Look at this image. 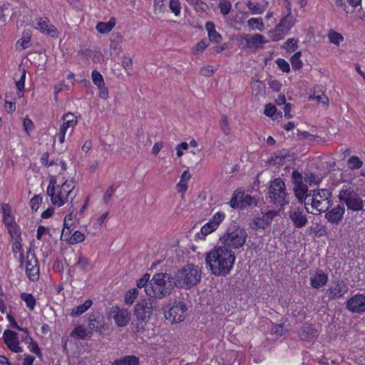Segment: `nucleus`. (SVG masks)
I'll return each mask as SVG.
<instances>
[{
	"mask_svg": "<svg viewBox=\"0 0 365 365\" xmlns=\"http://www.w3.org/2000/svg\"><path fill=\"white\" fill-rule=\"evenodd\" d=\"M235 260V254L227 247L212 249L205 257L206 264L215 276H225L231 270Z\"/></svg>",
	"mask_w": 365,
	"mask_h": 365,
	"instance_id": "obj_1",
	"label": "nucleus"
},
{
	"mask_svg": "<svg viewBox=\"0 0 365 365\" xmlns=\"http://www.w3.org/2000/svg\"><path fill=\"white\" fill-rule=\"evenodd\" d=\"M173 278L168 273H156L146 286V294L150 298L162 299L173 289Z\"/></svg>",
	"mask_w": 365,
	"mask_h": 365,
	"instance_id": "obj_2",
	"label": "nucleus"
},
{
	"mask_svg": "<svg viewBox=\"0 0 365 365\" xmlns=\"http://www.w3.org/2000/svg\"><path fill=\"white\" fill-rule=\"evenodd\" d=\"M159 309L158 302L155 299H141L135 305L134 316L137 319L138 322L133 327L135 333L145 330L148 319L150 318L154 312Z\"/></svg>",
	"mask_w": 365,
	"mask_h": 365,
	"instance_id": "obj_3",
	"label": "nucleus"
},
{
	"mask_svg": "<svg viewBox=\"0 0 365 365\" xmlns=\"http://www.w3.org/2000/svg\"><path fill=\"white\" fill-rule=\"evenodd\" d=\"M201 274L197 266L189 264L175 273L173 284L180 288L190 289L200 281Z\"/></svg>",
	"mask_w": 365,
	"mask_h": 365,
	"instance_id": "obj_4",
	"label": "nucleus"
},
{
	"mask_svg": "<svg viewBox=\"0 0 365 365\" xmlns=\"http://www.w3.org/2000/svg\"><path fill=\"white\" fill-rule=\"evenodd\" d=\"M267 195L270 202L277 207L282 208L289 202L285 183L280 178H275L270 182Z\"/></svg>",
	"mask_w": 365,
	"mask_h": 365,
	"instance_id": "obj_5",
	"label": "nucleus"
},
{
	"mask_svg": "<svg viewBox=\"0 0 365 365\" xmlns=\"http://www.w3.org/2000/svg\"><path fill=\"white\" fill-rule=\"evenodd\" d=\"M247 237V234L245 229L234 225L229 227L220 240L225 245L224 247H227L228 249L229 247L240 249L245 244Z\"/></svg>",
	"mask_w": 365,
	"mask_h": 365,
	"instance_id": "obj_6",
	"label": "nucleus"
},
{
	"mask_svg": "<svg viewBox=\"0 0 365 365\" xmlns=\"http://www.w3.org/2000/svg\"><path fill=\"white\" fill-rule=\"evenodd\" d=\"M341 202L346 204L348 209L361 211L364 208V202L357 191L350 186H344L339 194Z\"/></svg>",
	"mask_w": 365,
	"mask_h": 365,
	"instance_id": "obj_7",
	"label": "nucleus"
},
{
	"mask_svg": "<svg viewBox=\"0 0 365 365\" xmlns=\"http://www.w3.org/2000/svg\"><path fill=\"white\" fill-rule=\"evenodd\" d=\"M331 192L327 189L312 190V206L311 213L319 215L328 210L331 204Z\"/></svg>",
	"mask_w": 365,
	"mask_h": 365,
	"instance_id": "obj_8",
	"label": "nucleus"
},
{
	"mask_svg": "<svg viewBox=\"0 0 365 365\" xmlns=\"http://www.w3.org/2000/svg\"><path fill=\"white\" fill-rule=\"evenodd\" d=\"M74 188L75 185L73 181L66 180L61 186H58V190L51 198L52 203L61 207L68 202L70 196L71 198L76 196V194L73 195Z\"/></svg>",
	"mask_w": 365,
	"mask_h": 365,
	"instance_id": "obj_9",
	"label": "nucleus"
},
{
	"mask_svg": "<svg viewBox=\"0 0 365 365\" xmlns=\"http://www.w3.org/2000/svg\"><path fill=\"white\" fill-rule=\"evenodd\" d=\"M26 272L31 281L36 282L39 279L38 261L32 246H30L26 253Z\"/></svg>",
	"mask_w": 365,
	"mask_h": 365,
	"instance_id": "obj_10",
	"label": "nucleus"
},
{
	"mask_svg": "<svg viewBox=\"0 0 365 365\" xmlns=\"http://www.w3.org/2000/svg\"><path fill=\"white\" fill-rule=\"evenodd\" d=\"M279 215V212L274 210H269L267 212H262L252 220L250 224L253 230L263 229L270 225L273 219Z\"/></svg>",
	"mask_w": 365,
	"mask_h": 365,
	"instance_id": "obj_11",
	"label": "nucleus"
},
{
	"mask_svg": "<svg viewBox=\"0 0 365 365\" xmlns=\"http://www.w3.org/2000/svg\"><path fill=\"white\" fill-rule=\"evenodd\" d=\"M186 310V306L183 302H175L165 316L172 323H178L184 319Z\"/></svg>",
	"mask_w": 365,
	"mask_h": 365,
	"instance_id": "obj_12",
	"label": "nucleus"
},
{
	"mask_svg": "<svg viewBox=\"0 0 365 365\" xmlns=\"http://www.w3.org/2000/svg\"><path fill=\"white\" fill-rule=\"evenodd\" d=\"M348 292V287L342 279H337L327 290L326 294L329 299H336L344 296Z\"/></svg>",
	"mask_w": 365,
	"mask_h": 365,
	"instance_id": "obj_13",
	"label": "nucleus"
},
{
	"mask_svg": "<svg viewBox=\"0 0 365 365\" xmlns=\"http://www.w3.org/2000/svg\"><path fill=\"white\" fill-rule=\"evenodd\" d=\"M346 308L352 313L365 312V295L357 294L346 302Z\"/></svg>",
	"mask_w": 365,
	"mask_h": 365,
	"instance_id": "obj_14",
	"label": "nucleus"
},
{
	"mask_svg": "<svg viewBox=\"0 0 365 365\" xmlns=\"http://www.w3.org/2000/svg\"><path fill=\"white\" fill-rule=\"evenodd\" d=\"M289 217L296 228L304 227L308 222L305 212L299 207L291 208L289 211Z\"/></svg>",
	"mask_w": 365,
	"mask_h": 365,
	"instance_id": "obj_15",
	"label": "nucleus"
},
{
	"mask_svg": "<svg viewBox=\"0 0 365 365\" xmlns=\"http://www.w3.org/2000/svg\"><path fill=\"white\" fill-rule=\"evenodd\" d=\"M3 339L8 348L15 352L20 353L22 349L19 346V340L17 334L10 329H6L3 334Z\"/></svg>",
	"mask_w": 365,
	"mask_h": 365,
	"instance_id": "obj_16",
	"label": "nucleus"
},
{
	"mask_svg": "<svg viewBox=\"0 0 365 365\" xmlns=\"http://www.w3.org/2000/svg\"><path fill=\"white\" fill-rule=\"evenodd\" d=\"M242 39L245 41L246 48L255 51L262 48L263 45L267 43L264 36L259 34H244Z\"/></svg>",
	"mask_w": 365,
	"mask_h": 365,
	"instance_id": "obj_17",
	"label": "nucleus"
},
{
	"mask_svg": "<svg viewBox=\"0 0 365 365\" xmlns=\"http://www.w3.org/2000/svg\"><path fill=\"white\" fill-rule=\"evenodd\" d=\"M225 214L224 212H217L214 215L212 218L205 224L201 228V233L203 235H207L217 230L220 224L224 220Z\"/></svg>",
	"mask_w": 365,
	"mask_h": 365,
	"instance_id": "obj_18",
	"label": "nucleus"
},
{
	"mask_svg": "<svg viewBox=\"0 0 365 365\" xmlns=\"http://www.w3.org/2000/svg\"><path fill=\"white\" fill-rule=\"evenodd\" d=\"M113 319L118 327H125L130 320L131 314L126 309L118 307H112Z\"/></svg>",
	"mask_w": 365,
	"mask_h": 365,
	"instance_id": "obj_19",
	"label": "nucleus"
},
{
	"mask_svg": "<svg viewBox=\"0 0 365 365\" xmlns=\"http://www.w3.org/2000/svg\"><path fill=\"white\" fill-rule=\"evenodd\" d=\"M35 28L42 33L46 34L52 37L57 36V29L53 25L51 24L48 18L38 19Z\"/></svg>",
	"mask_w": 365,
	"mask_h": 365,
	"instance_id": "obj_20",
	"label": "nucleus"
},
{
	"mask_svg": "<svg viewBox=\"0 0 365 365\" xmlns=\"http://www.w3.org/2000/svg\"><path fill=\"white\" fill-rule=\"evenodd\" d=\"M345 208L344 205H338L336 207L327 211L325 217L329 222L338 225L342 220Z\"/></svg>",
	"mask_w": 365,
	"mask_h": 365,
	"instance_id": "obj_21",
	"label": "nucleus"
},
{
	"mask_svg": "<svg viewBox=\"0 0 365 365\" xmlns=\"http://www.w3.org/2000/svg\"><path fill=\"white\" fill-rule=\"evenodd\" d=\"M103 317L99 312H95L88 318V327L92 331H101L103 328Z\"/></svg>",
	"mask_w": 365,
	"mask_h": 365,
	"instance_id": "obj_22",
	"label": "nucleus"
},
{
	"mask_svg": "<svg viewBox=\"0 0 365 365\" xmlns=\"http://www.w3.org/2000/svg\"><path fill=\"white\" fill-rule=\"evenodd\" d=\"M328 275L322 270H319L310 278V284L312 287L319 289L327 284Z\"/></svg>",
	"mask_w": 365,
	"mask_h": 365,
	"instance_id": "obj_23",
	"label": "nucleus"
},
{
	"mask_svg": "<svg viewBox=\"0 0 365 365\" xmlns=\"http://www.w3.org/2000/svg\"><path fill=\"white\" fill-rule=\"evenodd\" d=\"M61 120H63V123L60 129H64L65 132H67L68 129L70 128L73 130L77 123L76 118L72 113L64 114Z\"/></svg>",
	"mask_w": 365,
	"mask_h": 365,
	"instance_id": "obj_24",
	"label": "nucleus"
},
{
	"mask_svg": "<svg viewBox=\"0 0 365 365\" xmlns=\"http://www.w3.org/2000/svg\"><path fill=\"white\" fill-rule=\"evenodd\" d=\"M317 336V331L312 324L302 327L299 332V336L303 341H311Z\"/></svg>",
	"mask_w": 365,
	"mask_h": 365,
	"instance_id": "obj_25",
	"label": "nucleus"
},
{
	"mask_svg": "<svg viewBox=\"0 0 365 365\" xmlns=\"http://www.w3.org/2000/svg\"><path fill=\"white\" fill-rule=\"evenodd\" d=\"M205 28L211 41L214 43H220L222 41V37L217 31H216L215 24L212 22H207L205 25Z\"/></svg>",
	"mask_w": 365,
	"mask_h": 365,
	"instance_id": "obj_26",
	"label": "nucleus"
},
{
	"mask_svg": "<svg viewBox=\"0 0 365 365\" xmlns=\"http://www.w3.org/2000/svg\"><path fill=\"white\" fill-rule=\"evenodd\" d=\"M115 26V19L111 18L108 22H99L96 25V30L100 34H107L110 32Z\"/></svg>",
	"mask_w": 365,
	"mask_h": 365,
	"instance_id": "obj_27",
	"label": "nucleus"
},
{
	"mask_svg": "<svg viewBox=\"0 0 365 365\" xmlns=\"http://www.w3.org/2000/svg\"><path fill=\"white\" fill-rule=\"evenodd\" d=\"M292 19V17H287L286 16L282 18L279 24L276 26V31L282 34L287 32L293 26Z\"/></svg>",
	"mask_w": 365,
	"mask_h": 365,
	"instance_id": "obj_28",
	"label": "nucleus"
},
{
	"mask_svg": "<svg viewBox=\"0 0 365 365\" xmlns=\"http://www.w3.org/2000/svg\"><path fill=\"white\" fill-rule=\"evenodd\" d=\"M191 178V175L188 170H185L180 176V180L177 184V190L179 192L184 193L187 190V180Z\"/></svg>",
	"mask_w": 365,
	"mask_h": 365,
	"instance_id": "obj_29",
	"label": "nucleus"
},
{
	"mask_svg": "<svg viewBox=\"0 0 365 365\" xmlns=\"http://www.w3.org/2000/svg\"><path fill=\"white\" fill-rule=\"evenodd\" d=\"M93 304L91 299H87L83 304L78 305L72 309L71 315L72 317H78L85 313Z\"/></svg>",
	"mask_w": 365,
	"mask_h": 365,
	"instance_id": "obj_30",
	"label": "nucleus"
},
{
	"mask_svg": "<svg viewBox=\"0 0 365 365\" xmlns=\"http://www.w3.org/2000/svg\"><path fill=\"white\" fill-rule=\"evenodd\" d=\"M246 6L254 15L262 14L266 9V6H262L259 3H254L251 1H247L246 2Z\"/></svg>",
	"mask_w": 365,
	"mask_h": 365,
	"instance_id": "obj_31",
	"label": "nucleus"
},
{
	"mask_svg": "<svg viewBox=\"0 0 365 365\" xmlns=\"http://www.w3.org/2000/svg\"><path fill=\"white\" fill-rule=\"evenodd\" d=\"M139 360L135 356H126L122 359L115 361L113 365H138Z\"/></svg>",
	"mask_w": 365,
	"mask_h": 365,
	"instance_id": "obj_32",
	"label": "nucleus"
},
{
	"mask_svg": "<svg viewBox=\"0 0 365 365\" xmlns=\"http://www.w3.org/2000/svg\"><path fill=\"white\" fill-rule=\"evenodd\" d=\"M70 336L74 339H85L88 334L85 328L81 326L76 327L70 334Z\"/></svg>",
	"mask_w": 365,
	"mask_h": 365,
	"instance_id": "obj_33",
	"label": "nucleus"
},
{
	"mask_svg": "<svg viewBox=\"0 0 365 365\" xmlns=\"http://www.w3.org/2000/svg\"><path fill=\"white\" fill-rule=\"evenodd\" d=\"M252 90L255 96H262L264 93L265 86L262 81L257 80L252 82Z\"/></svg>",
	"mask_w": 365,
	"mask_h": 365,
	"instance_id": "obj_34",
	"label": "nucleus"
},
{
	"mask_svg": "<svg viewBox=\"0 0 365 365\" xmlns=\"http://www.w3.org/2000/svg\"><path fill=\"white\" fill-rule=\"evenodd\" d=\"M187 2L193 6L195 10L198 12H205L208 9V6L206 3L203 2L202 0H186Z\"/></svg>",
	"mask_w": 365,
	"mask_h": 365,
	"instance_id": "obj_35",
	"label": "nucleus"
},
{
	"mask_svg": "<svg viewBox=\"0 0 365 365\" xmlns=\"http://www.w3.org/2000/svg\"><path fill=\"white\" fill-rule=\"evenodd\" d=\"M264 113L273 119H277L279 116H282V112L277 113V108L271 103L265 106Z\"/></svg>",
	"mask_w": 365,
	"mask_h": 365,
	"instance_id": "obj_36",
	"label": "nucleus"
},
{
	"mask_svg": "<svg viewBox=\"0 0 365 365\" xmlns=\"http://www.w3.org/2000/svg\"><path fill=\"white\" fill-rule=\"evenodd\" d=\"M304 180L310 185H317L322 181V177L312 173H307L305 174Z\"/></svg>",
	"mask_w": 365,
	"mask_h": 365,
	"instance_id": "obj_37",
	"label": "nucleus"
},
{
	"mask_svg": "<svg viewBox=\"0 0 365 365\" xmlns=\"http://www.w3.org/2000/svg\"><path fill=\"white\" fill-rule=\"evenodd\" d=\"M21 299L26 302L27 307L30 310H33L34 309L36 305V299L31 294L26 292L21 293Z\"/></svg>",
	"mask_w": 365,
	"mask_h": 365,
	"instance_id": "obj_38",
	"label": "nucleus"
},
{
	"mask_svg": "<svg viewBox=\"0 0 365 365\" xmlns=\"http://www.w3.org/2000/svg\"><path fill=\"white\" fill-rule=\"evenodd\" d=\"M328 38L331 43L337 46H339L340 43L344 41V36L340 33L334 31H329Z\"/></svg>",
	"mask_w": 365,
	"mask_h": 365,
	"instance_id": "obj_39",
	"label": "nucleus"
},
{
	"mask_svg": "<svg viewBox=\"0 0 365 365\" xmlns=\"http://www.w3.org/2000/svg\"><path fill=\"white\" fill-rule=\"evenodd\" d=\"M138 290L137 288H133L128 290L125 296V302L127 304H132L134 302V300L138 296Z\"/></svg>",
	"mask_w": 365,
	"mask_h": 365,
	"instance_id": "obj_40",
	"label": "nucleus"
},
{
	"mask_svg": "<svg viewBox=\"0 0 365 365\" xmlns=\"http://www.w3.org/2000/svg\"><path fill=\"white\" fill-rule=\"evenodd\" d=\"M301 55V51H297L290 58L292 68L295 70L299 69L302 67V62L300 59Z\"/></svg>",
	"mask_w": 365,
	"mask_h": 365,
	"instance_id": "obj_41",
	"label": "nucleus"
},
{
	"mask_svg": "<svg viewBox=\"0 0 365 365\" xmlns=\"http://www.w3.org/2000/svg\"><path fill=\"white\" fill-rule=\"evenodd\" d=\"M347 164L350 169L354 170L360 168L363 165V162L359 157L353 155L348 160Z\"/></svg>",
	"mask_w": 365,
	"mask_h": 365,
	"instance_id": "obj_42",
	"label": "nucleus"
},
{
	"mask_svg": "<svg viewBox=\"0 0 365 365\" xmlns=\"http://www.w3.org/2000/svg\"><path fill=\"white\" fill-rule=\"evenodd\" d=\"M218 7L220 9V12L222 15H227L231 9V3L227 0H220Z\"/></svg>",
	"mask_w": 365,
	"mask_h": 365,
	"instance_id": "obj_43",
	"label": "nucleus"
},
{
	"mask_svg": "<svg viewBox=\"0 0 365 365\" xmlns=\"http://www.w3.org/2000/svg\"><path fill=\"white\" fill-rule=\"evenodd\" d=\"M13 240H21V231L19 227L15 223L7 227Z\"/></svg>",
	"mask_w": 365,
	"mask_h": 365,
	"instance_id": "obj_44",
	"label": "nucleus"
},
{
	"mask_svg": "<svg viewBox=\"0 0 365 365\" xmlns=\"http://www.w3.org/2000/svg\"><path fill=\"white\" fill-rule=\"evenodd\" d=\"M93 82L98 88L104 86V80L103 76L97 71L94 70L91 73Z\"/></svg>",
	"mask_w": 365,
	"mask_h": 365,
	"instance_id": "obj_45",
	"label": "nucleus"
},
{
	"mask_svg": "<svg viewBox=\"0 0 365 365\" xmlns=\"http://www.w3.org/2000/svg\"><path fill=\"white\" fill-rule=\"evenodd\" d=\"M57 183V179L55 176H52L49 181V185L47 187V194L52 197V196L54 195L55 192L58 190V186L56 185Z\"/></svg>",
	"mask_w": 365,
	"mask_h": 365,
	"instance_id": "obj_46",
	"label": "nucleus"
},
{
	"mask_svg": "<svg viewBox=\"0 0 365 365\" xmlns=\"http://www.w3.org/2000/svg\"><path fill=\"white\" fill-rule=\"evenodd\" d=\"M295 197L304 196L307 195L309 192L308 187L307 185H294L293 188Z\"/></svg>",
	"mask_w": 365,
	"mask_h": 365,
	"instance_id": "obj_47",
	"label": "nucleus"
},
{
	"mask_svg": "<svg viewBox=\"0 0 365 365\" xmlns=\"http://www.w3.org/2000/svg\"><path fill=\"white\" fill-rule=\"evenodd\" d=\"M169 8L175 16H178L180 15L181 6L179 0H170Z\"/></svg>",
	"mask_w": 365,
	"mask_h": 365,
	"instance_id": "obj_48",
	"label": "nucleus"
},
{
	"mask_svg": "<svg viewBox=\"0 0 365 365\" xmlns=\"http://www.w3.org/2000/svg\"><path fill=\"white\" fill-rule=\"evenodd\" d=\"M240 195V198L242 199L241 203L242 206L252 205V204H255V201L253 197H252L250 195H245L244 192H238L237 195Z\"/></svg>",
	"mask_w": 365,
	"mask_h": 365,
	"instance_id": "obj_49",
	"label": "nucleus"
},
{
	"mask_svg": "<svg viewBox=\"0 0 365 365\" xmlns=\"http://www.w3.org/2000/svg\"><path fill=\"white\" fill-rule=\"evenodd\" d=\"M84 240L85 236L82 232L79 231H75L70 237L69 242L71 244H77L83 242Z\"/></svg>",
	"mask_w": 365,
	"mask_h": 365,
	"instance_id": "obj_50",
	"label": "nucleus"
},
{
	"mask_svg": "<svg viewBox=\"0 0 365 365\" xmlns=\"http://www.w3.org/2000/svg\"><path fill=\"white\" fill-rule=\"evenodd\" d=\"M150 282V274H145L140 279L136 282V285L138 288L144 287L145 292H146V286H148Z\"/></svg>",
	"mask_w": 365,
	"mask_h": 365,
	"instance_id": "obj_51",
	"label": "nucleus"
},
{
	"mask_svg": "<svg viewBox=\"0 0 365 365\" xmlns=\"http://www.w3.org/2000/svg\"><path fill=\"white\" fill-rule=\"evenodd\" d=\"M220 129L225 134L229 135L230 133V128L229 126L228 120L226 115H222L220 120Z\"/></svg>",
	"mask_w": 365,
	"mask_h": 365,
	"instance_id": "obj_52",
	"label": "nucleus"
},
{
	"mask_svg": "<svg viewBox=\"0 0 365 365\" xmlns=\"http://www.w3.org/2000/svg\"><path fill=\"white\" fill-rule=\"evenodd\" d=\"M42 202V198L38 195H35L30 200L31 208L33 211L36 212Z\"/></svg>",
	"mask_w": 365,
	"mask_h": 365,
	"instance_id": "obj_53",
	"label": "nucleus"
},
{
	"mask_svg": "<svg viewBox=\"0 0 365 365\" xmlns=\"http://www.w3.org/2000/svg\"><path fill=\"white\" fill-rule=\"evenodd\" d=\"M292 182L294 183V186L304 184L303 183V176H302V173H300L297 170H294L292 172Z\"/></svg>",
	"mask_w": 365,
	"mask_h": 365,
	"instance_id": "obj_54",
	"label": "nucleus"
},
{
	"mask_svg": "<svg viewBox=\"0 0 365 365\" xmlns=\"http://www.w3.org/2000/svg\"><path fill=\"white\" fill-rule=\"evenodd\" d=\"M30 39L31 37L29 34L24 35L16 42V46H21V49L27 48L29 46Z\"/></svg>",
	"mask_w": 365,
	"mask_h": 365,
	"instance_id": "obj_55",
	"label": "nucleus"
},
{
	"mask_svg": "<svg viewBox=\"0 0 365 365\" xmlns=\"http://www.w3.org/2000/svg\"><path fill=\"white\" fill-rule=\"evenodd\" d=\"M247 24L251 27H253L255 25H259L260 27H257L259 31H262L264 27V24L261 18H251L247 21Z\"/></svg>",
	"mask_w": 365,
	"mask_h": 365,
	"instance_id": "obj_56",
	"label": "nucleus"
},
{
	"mask_svg": "<svg viewBox=\"0 0 365 365\" xmlns=\"http://www.w3.org/2000/svg\"><path fill=\"white\" fill-rule=\"evenodd\" d=\"M25 78H26V71L24 68H22V74L20 79L16 81V86L19 92H21L24 89L25 85Z\"/></svg>",
	"mask_w": 365,
	"mask_h": 365,
	"instance_id": "obj_57",
	"label": "nucleus"
},
{
	"mask_svg": "<svg viewBox=\"0 0 365 365\" xmlns=\"http://www.w3.org/2000/svg\"><path fill=\"white\" fill-rule=\"evenodd\" d=\"M276 63L278 66V67L283 71V72H289L290 70L289 64L287 61H286L283 58H278L276 61Z\"/></svg>",
	"mask_w": 365,
	"mask_h": 365,
	"instance_id": "obj_58",
	"label": "nucleus"
},
{
	"mask_svg": "<svg viewBox=\"0 0 365 365\" xmlns=\"http://www.w3.org/2000/svg\"><path fill=\"white\" fill-rule=\"evenodd\" d=\"M297 47V41L294 38H289L284 46L287 51H294Z\"/></svg>",
	"mask_w": 365,
	"mask_h": 365,
	"instance_id": "obj_59",
	"label": "nucleus"
},
{
	"mask_svg": "<svg viewBox=\"0 0 365 365\" xmlns=\"http://www.w3.org/2000/svg\"><path fill=\"white\" fill-rule=\"evenodd\" d=\"M312 190H310L307 194V199L304 202V207L306 209L307 212L311 213L312 206Z\"/></svg>",
	"mask_w": 365,
	"mask_h": 365,
	"instance_id": "obj_60",
	"label": "nucleus"
},
{
	"mask_svg": "<svg viewBox=\"0 0 365 365\" xmlns=\"http://www.w3.org/2000/svg\"><path fill=\"white\" fill-rule=\"evenodd\" d=\"M309 99H311V98L315 99L324 105H328V103H329V98L324 93H322L321 95H319V94L316 95V93H314L313 94V96H310L309 97Z\"/></svg>",
	"mask_w": 365,
	"mask_h": 365,
	"instance_id": "obj_61",
	"label": "nucleus"
},
{
	"mask_svg": "<svg viewBox=\"0 0 365 365\" xmlns=\"http://www.w3.org/2000/svg\"><path fill=\"white\" fill-rule=\"evenodd\" d=\"M115 191V188L113 185L108 187L103 196V201L106 204L108 203Z\"/></svg>",
	"mask_w": 365,
	"mask_h": 365,
	"instance_id": "obj_62",
	"label": "nucleus"
},
{
	"mask_svg": "<svg viewBox=\"0 0 365 365\" xmlns=\"http://www.w3.org/2000/svg\"><path fill=\"white\" fill-rule=\"evenodd\" d=\"M110 56H118V54L121 52V44L112 43L110 44Z\"/></svg>",
	"mask_w": 365,
	"mask_h": 365,
	"instance_id": "obj_63",
	"label": "nucleus"
},
{
	"mask_svg": "<svg viewBox=\"0 0 365 365\" xmlns=\"http://www.w3.org/2000/svg\"><path fill=\"white\" fill-rule=\"evenodd\" d=\"M215 69H213L211 66H206L200 68V73L203 76H211L214 72Z\"/></svg>",
	"mask_w": 365,
	"mask_h": 365,
	"instance_id": "obj_64",
	"label": "nucleus"
}]
</instances>
